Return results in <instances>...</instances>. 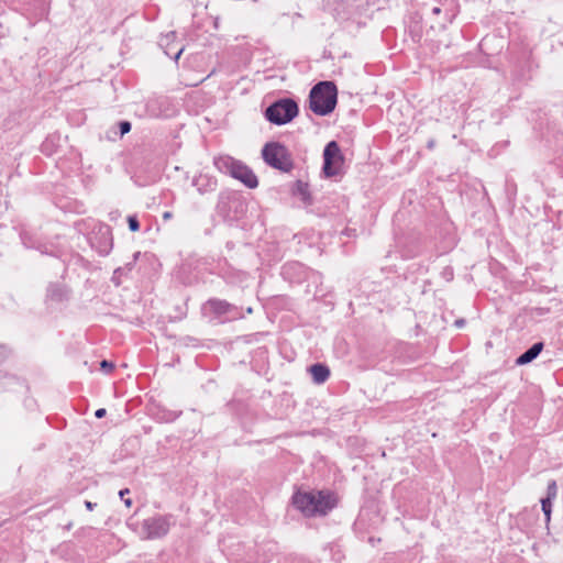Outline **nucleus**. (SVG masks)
Returning <instances> with one entry per match:
<instances>
[{"instance_id": "8", "label": "nucleus", "mask_w": 563, "mask_h": 563, "mask_svg": "<svg viewBox=\"0 0 563 563\" xmlns=\"http://www.w3.org/2000/svg\"><path fill=\"white\" fill-rule=\"evenodd\" d=\"M206 314H240L238 307L220 299H211L203 306Z\"/></svg>"}, {"instance_id": "15", "label": "nucleus", "mask_w": 563, "mask_h": 563, "mask_svg": "<svg viewBox=\"0 0 563 563\" xmlns=\"http://www.w3.org/2000/svg\"><path fill=\"white\" fill-rule=\"evenodd\" d=\"M128 223H129V229H130L132 232H136V231H139V229H140V223H139V221H137L136 217H134V216H130V217L128 218Z\"/></svg>"}, {"instance_id": "17", "label": "nucleus", "mask_w": 563, "mask_h": 563, "mask_svg": "<svg viewBox=\"0 0 563 563\" xmlns=\"http://www.w3.org/2000/svg\"><path fill=\"white\" fill-rule=\"evenodd\" d=\"M129 493H130V490L128 488H125V489L120 490L119 495L123 499L125 506L130 508L132 506V500L130 498L124 499V496L128 495Z\"/></svg>"}, {"instance_id": "5", "label": "nucleus", "mask_w": 563, "mask_h": 563, "mask_svg": "<svg viewBox=\"0 0 563 563\" xmlns=\"http://www.w3.org/2000/svg\"><path fill=\"white\" fill-rule=\"evenodd\" d=\"M298 114V104L289 98L279 99L265 110V118L276 125L290 122Z\"/></svg>"}, {"instance_id": "11", "label": "nucleus", "mask_w": 563, "mask_h": 563, "mask_svg": "<svg viewBox=\"0 0 563 563\" xmlns=\"http://www.w3.org/2000/svg\"><path fill=\"white\" fill-rule=\"evenodd\" d=\"M543 344L541 342L533 344L528 351L521 354L516 363L518 365H525L532 362L542 351Z\"/></svg>"}, {"instance_id": "20", "label": "nucleus", "mask_w": 563, "mask_h": 563, "mask_svg": "<svg viewBox=\"0 0 563 563\" xmlns=\"http://www.w3.org/2000/svg\"><path fill=\"white\" fill-rule=\"evenodd\" d=\"M85 506L88 510H93L96 504L91 503V501H86L85 503Z\"/></svg>"}, {"instance_id": "19", "label": "nucleus", "mask_w": 563, "mask_h": 563, "mask_svg": "<svg viewBox=\"0 0 563 563\" xmlns=\"http://www.w3.org/2000/svg\"><path fill=\"white\" fill-rule=\"evenodd\" d=\"M106 415V409L101 408L96 411L97 418H102Z\"/></svg>"}, {"instance_id": "23", "label": "nucleus", "mask_w": 563, "mask_h": 563, "mask_svg": "<svg viewBox=\"0 0 563 563\" xmlns=\"http://www.w3.org/2000/svg\"><path fill=\"white\" fill-rule=\"evenodd\" d=\"M432 12H433L434 14H439V13L441 12V9H440L439 7H434V8L432 9Z\"/></svg>"}, {"instance_id": "9", "label": "nucleus", "mask_w": 563, "mask_h": 563, "mask_svg": "<svg viewBox=\"0 0 563 563\" xmlns=\"http://www.w3.org/2000/svg\"><path fill=\"white\" fill-rule=\"evenodd\" d=\"M175 38H176V33L169 32L161 37L159 46L164 49V52L167 56L173 57L175 60H178L181 53L184 52V46H181L180 48H178V51H176L174 53L173 48L170 46H172V43L175 41Z\"/></svg>"}, {"instance_id": "21", "label": "nucleus", "mask_w": 563, "mask_h": 563, "mask_svg": "<svg viewBox=\"0 0 563 563\" xmlns=\"http://www.w3.org/2000/svg\"><path fill=\"white\" fill-rule=\"evenodd\" d=\"M463 324H464L463 319H457V320L455 321V327H456V328H461V327H463Z\"/></svg>"}, {"instance_id": "3", "label": "nucleus", "mask_w": 563, "mask_h": 563, "mask_svg": "<svg viewBox=\"0 0 563 563\" xmlns=\"http://www.w3.org/2000/svg\"><path fill=\"white\" fill-rule=\"evenodd\" d=\"M213 164L219 172L230 175L249 188H256L258 185L255 174L242 162L236 161L229 155L216 157Z\"/></svg>"}, {"instance_id": "6", "label": "nucleus", "mask_w": 563, "mask_h": 563, "mask_svg": "<svg viewBox=\"0 0 563 563\" xmlns=\"http://www.w3.org/2000/svg\"><path fill=\"white\" fill-rule=\"evenodd\" d=\"M343 164V155L335 141L329 142L323 150V173L327 177L336 176Z\"/></svg>"}, {"instance_id": "10", "label": "nucleus", "mask_w": 563, "mask_h": 563, "mask_svg": "<svg viewBox=\"0 0 563 563\" xmlns=\"http://www.w3.org/2000/svg\"><path fill=\"white\" fill-rule=\"evenodd\" d=\"M192 185L197 187L200 194H205L213 191L217 187V181L213 178L200 175L194 179Z\"/></svg>"}, {"instance_id": "24", "label": "nucleus", "mask_w": 563, "mask_h": 563, "mask_svg": "<svg viewBox=\"0 0 563 563\" xmlns=\"http://www.w3.org/2000/svg\"><path fill=\"white\" fill-rule=\"evenodd\" d=\"M246 312H247V313H252V312H253L252 308H251V307H249V308L246 309Z\"/></svg>"}, {"instance_id": "18", "label": "nucleus", "mask_w": 563, "mask_h": 563, "mask_svg": "<svg viewBox=\"0 0 563 563\" xmlns=\"http://www.w3.org/2000/svg\"><path fill=\"white\" fill-rule=\"evenodd\" d=\"M100 367L102 371L107 372V373H110L112 369H113V364L108 362V361H102L100 363Z\"/></svg>"}, {"instance_id": "16", "label": "nucleus", "mask_w": 563, "mask_h": 563, "mask_svg": "<svg viewBox=\"0 0 563 563\" xmlns=\"http://www.w3.org/2000/svg\"><path fill=\"white\" fill-rule=\"evenodd\" d=\"M119 126H120V134L122 136L131 131V123L129 121H121Z\"/></svg>"}, {"instance_id": "14", "label": "nucleus", "mask_w": 563, "mask_h": 563, "mask_svg": "<svg viewBox=\"0 0 563 563\" xmlns=\"http://www.w3.org/2000/svg\"><path fill=\"white\" fill-rule=\"evenodd\" d=\"M556 495H558V486H556V483L554 481H552L548 485L547 498L555 499Z\"/></svg>"}, {"instance_id": "7", "label": "nucleus", "mask_w": 563, "mask_h": 563, "mask_svg": "<svg viewBox=\"0 0 563 563\" xmlns=\"http://www.w3.org/2000/svg\"><path fill=\"white\" fill-rule=\"evenodd\" d=\"M170 527L167 517H152L143 522V533L148 539L161 538L165 536Z\"/></svg>"}, {"instance_id": "1", "label": "nucleus", "mask_w": 563, "mask_h": 563, "mask_svg": "<svg viewBox=\"0 0 563 563\" xmlns=\"http://www.w3.org/2000/svg\"><path fill=\"white\" fill-rule=\"evenodd\" d=\"M292 504L306 517L324 516L336 506L338 498L327 490H298Z\"/></svg>"}, {"instance_id": "12", "label": "nucleus", "mask_w": 563, "mask_h": 563, "mask_svg": "<svg viewBox=\"0 0 563 563\" xmlns=\"http://www.w3.org/2000/svg\"><path fill=\"white\" fill-rule=\"evenodd\" d=\"M309 372L313 378V382L317 383V384H322L324 383L329 376H330V371L327 366L322 365V364H314L312 365L310 368H309Z\"/></svg>"}, {"instance_id": "22", "label": "nucleus", "mask_w": 563, "mask_h": 563, "mask_svg": "<svg viewBox=\"0 0 563 563\" xmlns=\"http://www.w3.org/2000/svg\"><path fill=\"white\" fill-rule=\"evenodd\" d=\"M172 218V213L169 211L164 212L163 219L168 220Z\"/></svg>"}, {"instance_id": "13", "label": "nucleus", "mask_w": 563, "mask_h": 563, "mask_svg": "<svg viewBox=\"0 0 563 563\" xmlns=\"http://www.w3.org/2000/svg\"><path fill=\"white\" fill-rule=\"evenodd\" d=\"M552 500L553 499L547 497L541 499L542 510L544 512L547 522H549L551 519Z\"/></svg>"}, {"instance_id": "4", "label": "nucleus", "mask_w": 563, "mask_h": 563, "mask_svg": "<svg viewBox=\"0 0 563 563\" xmlns=\"http://www.w3.org/2000/svg\"><path fill=\"white\" fill-rule=\"evenodd\" d=\"M264 162L273 168L288 173L292 169L291 156L282 143L269 142L266 143L262 150Z\"/></svg>"}, {"instance_id": "2", "label": "nucleus", "mask_w": 563, "mask_h": 563, "mask_svg": "<svg viewBox=\"0 0 563 563\" xmlns=\"http://www.w3.org/2000/svg\"><path fill=\"white\" fill-rule=\"evenodd\" d=\"M338 101V89L332 81H320L312 87L309 95V107L318 115L330 114Z\"/></svg>"}]
</instances>
